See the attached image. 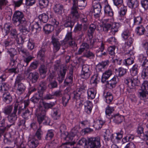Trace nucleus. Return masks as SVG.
I'll use <instances>...</instances> for the list:
<instances>
[{
  "label": "nucleus",
  "instance_id": "72a5a7b5",
  "mask_svg": "<svg viewBox=\"0 0 148 148\" xmlns=\"http://www.w3.org/2000/svg\"><path fill=\"white\" fill-rule=\"evenodd\" d=\"M44 31L46 34H49L54 29V27L51 25L47 24L43 27Z\"/></svg>",
  "mask_w": 148,
  "mask_h": 148
},
{
  "label": "nucleus",
  "instance_id": "f03ea898",
  "mask_svg": "<svg viewBox=\"0 0 148 148\" xmlns=\"http://www.w3.org/2000/svg\"><path fill=\"white\" fill-rule=\"evenodd\" d=\"M138 70V65L135 64L133 65L130 70L132 77L125 80V83L131 89H135L140 84V82L137 76Z\"/></svg>",
  "mask_w": 148,
  "mask_h": 148
},
{
  "label": "nucleus",
  "instance_id": "c9c22d12",
  "mask_svg": "<svg viewBox=\"0 0 148 148\" xmlns=\"http://www.w3.org/2000/svg\"><path fill=\"white\" fill-rule=\"evenodd\" d=\"M89 45L86 43H83L81 45L80 48L79 50L78 53V54H81L84 51H87L89 48Z\"/></svg>",
  "mask_w": 148,
  "mask_h": 148
},
{
  "label": "nucleus",
  "instance_id": "b1692460",
  "mask_svg": "<svg viewBox=\"0 0 148 148\" xmlns=\"http://www.w3.org/2000/svg\"><path fill=\"white\" fill-rule=\"evenodd\" d=\"M138 60L141 63H142V66L144 68H148V60L145 56L143 54L140 55L138 57Z\"/></svg>",
  "mask_w": 148,
  "mask_h": 148
},
{
  "label": "nucleus",
  "instance_id": "412c9836",
  "mask_svg": "<svg viewBox=\"0 0 148 148\" xmlns=\"http://www.w3.org/2000/svg\"><path fill=\"white\" fill-rule=\"evenodd\" d=\"M2 99L4 102L8 104L10 103L12 101V96L8 92H6L3 94Z\"/></svg>",
  "mask_w": 148,
  "mask_h": 148
},
{
  "label": "nucleus",
  "instance_id": "9b49d317",
  "mask_svg": "<svg viewBox=\"0 0 148 148\" xmlns=\"http://www.w3.org/2000/svg\"><path fill=\"white\" fill-rule=\"evenodd\" d=\"M118 77L116 76H115L109 81H106V85L107 87L110 89L115 88L117 83V80Z\"/></svg>",
  "mask_w": 148,
  "mask_h": 148
},
{
  "label": "nucleus",
  "instance_id": "aec40b11",
  "mask_svg": "<svg viewBox=\"0 0 148 148\" xmlns=\"http://www.w3.org/2000/svg\"><path fill=\"white\" fill-rule=\"evenodd\" d=\"M70 21H66L64 24V26L66 27H70L71 30L74 26L75 23L76 21L78 18L75 19L74 18L72 17L71 15V12L70 14Z\"/></svg>",
  "mask_w": 148,
  "mask_h": 148
},
{
  "label": "nucleus",
  "instance_id": "a19ab883",
  "mask_svg": "<svg viewBox=\"0 0 148 148\" xmlns=\"http://www.w3.org/2000/svg\"><path fill=\"white\" fill-rule=\"evenodd\" d=\"M16 46L19 53L22 54L26 56H28L29 55L28 52L23 47V45H16Z\"/></svg>",
  "mask_w": 148,
  "mask_h": 148
},
{
  "label": "nucleus",
  "instance_id": "e433bc0d",
  "mask_svg": "<svg viewBox=\"0 0 148 148\" xmlns=\"http://www.w3.org/2000/svg\"><path fill=\"white\" fill-rule=\"evenodd\" d=\"M143 18L140 16H134V25H138L141 24L143 21Z\"/></svg>",
  "mask_w": 148,
  "mask_h": 148
},
{
  "label": "nucleus",
  "instance_id": "79ce46f5",
  "mask_svg": "<svg viewBox=\"0 0 148 148\" xmlns=\"http://www.w3.org/2000/svg\"><path fill=\"white\" fill-rule=\"evenodd\" d=\"M11 26L7 24H5L4 25V27L2 28V32L4 36L7 35L9 33L10 29L11 28Z\"/></svg>",
  "mask_w": 148,
  "mask_h": 148
},
{
  "label": "nucleus",
  "instance_id": "5fc2aeb1",
  "mask_svg": "<svg viewBox=\"0 0 148 148\" xmlns=\"http://www.w3.org/2000/svg\"><path fill=\"white\" fill-rule=\"evenodd\" d=\"M7 52L10 56V58H14L16 54V51L15 49L13 48H11L8 50Z\"/></svg>",
  "mask_w": 148,
  "mask_h": 148
},
{
  "label": "nucleus",
  "instance_id": "f3484780",
  "mask_svg": "<svg viewBox=\"0 0 148 148\" xmlns=\"http://www.w3.org/2000/svg\"><path fill=\"white\" fill-rule=\"evenodd\" d=\"M42 92L38 91L30 99V100L33 103H38L42 97Z\"/></svg>",
  "mask_w": 148,
  "mask_h": 148
},
{
  "label": "nucleus",
  "instance_id": "423d86ee",
  "mask_svg": "<svg viewBox=\"0 0 148 148\" xmlns=\"http://www.w3.org/2000/svg\"><path fill=\"white\" fill-rule=\"evenodd\" d=\"M100 140L99 137L89 138L88 148H100L101 146Z\"/></svg>",
  "mask_w": 148,
  "mask_h": 148
},
{
  "label": "nucleus",
  "instance_id": "5701e85b",
  "mask_svg": "<svg viewBox=\"0 0 148 148\" xmlns=\"http://www.w3.org/2000/svg\"><path fill=\"white\" fill-rule=\"evenodd\" d=\"M16 92L19 95H21L24 93L26 89V87L22 83L17 84Z\"/></svg>",
  "mask_w": 148,
  "mask_h": 148
},
{
  "label": "nucleus",
  "instance_id": "cd10ccee",
  "mask_svg": "<svg viewBox=\"0 0 148 148\" xmlns=\"http://www.w3.org/2000/svg\"><path fill=\"white\" fill-rule=\"evenodd\" d=\"M61 133V137L62 139L69 141L73 140V137L71 136L70 133L69 134L66 132H62Z\"/></svg>",
  "mask_w": 148,
  "mask_h": 148
},
{
  "label": "nucleus",
  "instance_id": "6ab92c4d",
  "mask_svg": "<svg viewBox=\"0 0 148 148\" xmlns=\"http://www.w3.org/2000/svg\"><path fill=\"white\" fill-rule=\"evenodd\" d=\"M51 39V42L53 45V49L54 50L57 51L59 50L61 45L60 42L59 41V39L55 38L53 36L52 37Z\"/></svg>",
  "mask_w": 148,
  "mask_h": 148
},
{
  "label": "nucleus",
  "instance_id": "7ed1b4c3",
  "mask_svg": "<svg viewBox=\"0 0 148 148\" xmlns=\"http://www.w3.org/2000/svg\"><path fill=\"white\" fill-rule=\"evenodd\" d=\"M87 3L85 0H79L76 3V5L72 6L71 9V15L72 17L75 19L80 18V21L82 23H87L88 19L86 16L84 14L79 15L78 12V7H85Z\"/></svg>",
  "mask_w": 148,
  "mask_h": 148
},
{
  "label": "nucleus",
  "instance_id": "2f4dec72",
  "mask_svg": "<svg viewBox=\"0 0 148 148\" xmlns=\"http://www.w3.org/2000/svg\"><path fill=\"white\" fill-rule=\"evenodd\" d=\"M136 32L138 35L141 36L145 34L146 30L143 25H140L136 27Z\"/></svg>",
  "mask_w": 148,
  "mask_h": 148
},
{
  "label": "nucleus",
  "instance_id": "f8f14e48",
  "mask_svg": "<svg viewBox=\"0 0 148 148\" xmlns=\"http://www.w3.org/2000/svg\"><path fill=\"white\" fill-rule=\"evenodd\" d=\"M125 42L124 46H123V49L125 51H128L130 53L132 51L130 49L132 44L134 41V39L131 37L128 38Z\"/></svg>",
  "mask_w": 148,
  "mask_h": 148
},
{
  "label": "nucleus",
  "instance_id": "13d9d810",
  "mask_svg": "<svg viewBox=\"0 0 148 148\" xmlns=\"http://www.w3.org/2000/svg\"><path fill=\"white\" fill-rule=\"evenodd\" d=\"M8 84L6 83H2L0 84V90L1 91H7L9 89Z\"/></svg>",
  "mask_w": 148,
  "mask_h": 148
},
{
  "label": "nucleus",
  "instance_id": "a18cd8bd",
  "mask_svg": "<svg viewBox=\"0 0 148 148\" xmlns=\"http://www.w3.org/2000/svg\"><path fill=\"white\" fill-rule=\"evenodd\" d=\"M38 18L40 22L46 23L48 20V16L46 14L43 13L38 16Z\"/></svg>",
  "mask_w": 148,
  "mask_h": 148
},
{
  "label": "nucleus",
  "instance_id": "680f3d73",
  "mask_svg": "<svg viewBox=\"0 0 148 148\" xmlns=\"http://www.w3.org/2000/svg\"><path fill=\"white\" fill-rule=\"evenodd\" d=\"M119 73V76L120 77L123 76L125 75L127 71V70L122 67H120L117 70Z\"/></svg>",
  "mask_w": 148,
  "mask_h": 148
},
{
  "label": "nucleus",
  "instance_id": "c85d7f7f",
  "mask_svg": "<svg viewBox=\"0 0 148 148\" xmlns=\"http://www.w3.org/2000/svg\"><path fill=\"white\" fill-rule=\"evenodd\" d=\"M97 93L96 90L95 88H90L87 90V94L89 99H93Z\"/></svg>",
  "mask_w": 148,
  "mask_h": 148
},
{
  "label": "nucleus",
  "instance_id": "ea45409f",
  "mask_svg": "<svg viewBox=\"0 0 148 148\" xmlns=\"http://www.w3.org/2000/svg\"><path fill=\"white\" fill-rule=\"evenodd\" d=\"M13 108L12 105H8L4 108L3 109V112L5 115H8L11 113Z\"/></svg>",
  "mask_w": 148,
  "mask_h": 148
},
{
  "label": "nucleus",
  "instance_id": "774afa93",
  "mask_svg": "<svg viewBox=\"0 0 148 148\" xmlns=\"http://www.w3.org/2000/svg\"><path fill=\"white\" fill-rule=\"evenodd\" d=\"M141 4L142 7L145 10L148 9V0H142Z\"/></svg>",
  "mask_w": 148,
  "mask_h": 148
},
{
  "label": "nucleus",
  "instance_id": "1a4fd4ad",
  "mask_svg": "<svg viewBox=\"0 0 148 148\" xmlns=\"http://www.w3.org/2000/svg\"><path fill=\"white\" fill-rule=\"evenodd\" d=\"M147 90H148V82L145 81L141 87L140 91L139 92L141 99H144L146 97L148 94L147 91Z\"/></svg>",
  "mask_w": 148,
  "mask_h": 148
},
{
  "label": "nucleus",
  "instance_id": "c756f323",
  "mask_svg": "<svg viewBox=\"0 0 148 148\" xmlns=\"http://www.w3.org/2000/svg\"><path fill=\"white\" fill-rule=\"evenodd\" d=\"M38 65V62L36 61L32 62L29 68L25 71V73L27 74L29 73L33 70L37 68Z\"/></svg>",
  "mask_w": 148,
  "mask_h": 148
},
{
  "label": "nucleus",
  "instance_id": "69168bd1",
  "mask_svg": "<svg viewBox=\"0 0 148 148\" xmlns=\"http://www.w3.org/2000/svg\"><path fill=\"white\" fill-rule=\"evenodd\" d=\"M87 144V140L85 138H82L79 140L77 143V145L84 147Z\"/></svg>",
  "mask_w": 148,
  "mask_h": 148
},
{
  "label": "nucleus",
  "instance_id": "8fccbe9b",
  "mask_svg": "<svg viewBox=\"0 0 148 148\" xmlns=\"http://www.w3.org/2000/svg\"><path fill=\"white\" fill-rule=\"evenodd\" d=\"M42 132L41 129V127L40 126V127L38 129L35 135L34 136H31L32 137H34L36 139V138L38 139L37 140H39L41 139L42 135Z\"/></svg>",
  "mask_w": 148,
  "mask_h": 148
},
{
  "label": "nucleus",
  "instance_id": "a878e982",
  "mask_svg": "<svg viewBox=\"0 0 148 148\" xmlns=\"http://www.w3.org/2000/svg\"><path fill=\"white\" fill-rule=\"evenodd\" d=\"M127 5L131 8L135 9L139 5L138 0H128Z\"/></svg>",
  "mask_w": 148,
  "mask_h": 148
},
{
  "label": "nucleus",
  "instance_id": "bb28decb",
  "mask_svg": "<svg viewBox=\"0 0 148 148\" xmlns=\"http://www.w3.org/2000/svg\"><path fill=\"white\" fill-rule=\"evenodd\" d=\"M124 117L119 114H117L114 115V116H111L110 119H112L116 123L119 124L122 122Z\"/></svg>",
  "mask_w": 148,
  "mask_h": 148
},
{
  "label": "nucleus",
  "instance_id": "864d4df0",
  "mask_svg": "<svg viewBox=\"0 0 148 148\" xmlns=\"http://www.w3.org/2000/svg\"><path fill=\"white\" fill-rule=\"evenodd\" d=\"M33 57L31 56H29L24 58L23 60V63L22 65L23 66H26L28 65L29 62L32 60Z\"/></svg>",
  "mask_w": 148,
  "mask_h": 148
},
{
  "label": "nucleus",
  "instance_id": "39448f33",
  "mask_svg": "<svg viewBox=\"0 0 148 148\" xmlns=\"http://www.w3.org/2000/svg\"><path fill=\"white\" fill-rule=\"evenodd\" d=\"M54 69L55 70L59 69L58 72V77L57 80L60 83H62L64 80L66 74V69L64 67H61L59 64H56L54 65Z\"/></svg>",
  "mask_w": 148,
  "mask_h": 148
},
{
  "label": "nucleus",
  "instance_id": "338daca9",
  "mask_svg": "<svg viewBox=\"0 0 148 148\" xmlns=\"http://www.w3.org/2000/svg\"><path fill=\"white\" fill-rule=\"evenodd\" d=\"M82 24L77 23L75 27L74 31L75 32L78 33L82 31Z\"/></svg>",
  "mask_w": 148,
  "mask_h": 148
},
{
  "label": "nucleus",
  "instance_id": "473e14b6",
  "mask_svg": "<svg viewBox=\"0 0 148 148\" xmlns=\"http://www.w3.org/2000/svg\"><path fill=\"white\" fill-rule=\"evenodd\" d=\"M101 29L105 32H107L111 29L112 23H103L102 25L101 26Z\"/></svg>",
  "mask_w": 148,
  "mask_h": 148
},
{
  "label": "nucleus",
  "instance_id": "0e129e2a",
  "mask_svg": "<svg viewBox=\"0 0 148 148\" xmlns=\"http://www.w3.org/2000/svg\"><path fill=\"white\" fill-rule=\"evenodd\" d=\"M104 123L103 121L101 120H97V121L95 125L96 129L98 130L101 129Z\"/></svg>",
  "mask_w": 148,
  "mask_h": 148
},
{
  "label": "nucleus",
  "instance_id": "9d476101",
  "mask_svg": "<svg viewBox=\"0 0 148 148\" xmlns=\"http://www.w3.org/2000/svg\"><path fill=\"white\" fill-rule=\"evenodd\" d=\"M92 7L93 8L94 16L96 18L99 17L101 8V6L100 3L99 2H93Z\"/></svg>",
  "mask_w": 148,
  "mask_h": 148
},
{
  "label": "nucleus",
  "instance_id": "6e6552de",
  "mask_svg": "<svg viewBox=\"0 0 148 148\" xmlns=\"http://www.w3.org/2000/svg\"><path fill=\"white\" fill-rule=\"evenodd\" d=\"M91 74V72L90 70L89 66L87 64L82 65L81 74V77L85 79H87L90 77Z\"/></svg>",
  "mask_w": 148,
  "mask_h": 148
},
{
  "label": "nucleus",
  "instance_id": "4be33fe9",
  "mask_svg": "<svg viewBox=\"0 0 148 148\" xmlns=\"http://www.w3.org/2000/svg\"><path fill=\"white\" fill-rule=\"evenodd\" d=\"M84 111L87 114H90L91 112L93 107L92 103L90 101H87L84 103Z\"/></svg>",
  "mask_w": 148,
  "mask_h": 148
},
{
  "label": "nucleus",
  "instance_id": "dca6fc26",
  "mask_svg": "<svg viewBox=\"0 0 148 148\" xmlns=\"http://www.w3.org/2000/svg\"><path fill=\"white\" fill-rule=\"evenodd\" d=\"M126 53L128 55V56L130 55V57L125 60L123 64L126 66L131 65L134 62V60L133 58L134 54L133 52L132 51L130 53V52L127 51Z\"/></svg>",
  "mask_w": 148,
  "mask_h": 148
},
{
  "label": "nucleus",
  "instance_id": "c03bdc74",
  "mask_svg": "<svg viewBox=\"0 0 148 148\" xmlns=\"http://www.w3.org/2000/svg\"><path fill=\"white\" fill-rule=\"evenodd\" d=\"M53 113L52 116L53 118L55 120H57L60 117L59 109L58 108H53Z\"/></svg>",
  "mask_w": 148,
  "mask_h": 148
},
{
  "label": "nucleus",
  "instance_id": "20e7f679",
  "mask_svg": "<svg viewBox=\"0 0 148 148\" xmlns=\"http://www.w3.org/2000/svg\"><path fill=\"white\" fill-rule=\"evenodd\" d=\"M55 104L54 102H50L49 103L42 102V105L44 109L42 108L40 109L41 112L39 113H38L37 116V120L40 125L41 124L43 121H45V123H49L50 119L48 117L46 116V112L47 110L51 108Z\"/></svg>",
  "mask_w": 148,
  "mask_h": 148
},
{
  "label": "nucleus",
  "instance_id": "09e8293b",
  "mask_svg": "<svg viewBox=\"0 0 148 148\" xmlns=\"http://www.w3.org/2000/svg\"><path fill=\"white\" fill-rule=\"evenodd\" d=\"M96 28V25L95 24H92L90 25L88 31V34L89 37H92Z\"/></svg>",
  "mask_w": 148,
  "mask_h": 148
},
{
  "label": "nucleus",
  "instance_id": "2eb2a0df",
  "mask_svg": "<svg viewBox=\"0 0 148 148\" xmlns=\"http://www.w3.org/2000/svg\"><path fill=\"white\" fill-rule=\"evenodd\" d=\"M39 77L38 73L36 72H34L29 73L28 78L32 83H35L37 81Z\"/></svg>",
  "mask_w": 148,
  "mask_h": 148
},
{
  "label": "nucleus",
  "instance_id": "a211bd4d",
  "mask_svg": "<svg viewBox=\"0 0 148 148\" xmlns=\"http://www.w3.org/2000/svg\"><path fill=\"white\" fill-rule=\"evenodd\" d=\"M6 121L5 118H2L0 116V130L5 131L10 127Z\"/></svg>",
  "mask_w": 148,
  "mask_h": 148
},
{
  "label": "nucleus",
  "instance_id": "603ef678",
  "mask_svg": "<svg viewBox=\"0 0 148 148\" xmlns=\"http://www.w3.org/2000/svg\"><path fill=\"white\" fill-rule=\"evenodd\" d=\"M70 99V96L69 94H66L64 95L62 97V102L64 106H66Z\"/></svg>",
  "mask_w": 148,
  "mask_h": 148
},
{
  "label": "nucleus",
  "instance_id": "de8ad7c7",
  "mask_svg": "<svg viewBox=\"0 0 148 148\" xmlns=\"http://www.w3.org/2000/svg\"><path fill=\"white\" fill-rule=\"evenodd\" d=\"M80 129V127L79 125H77L74 127L71 130V132L70 133L71 136L73 137L75 136L79 132V130Z\"/></svg>",
  "mask_w": 148,
  "mask_h": 148
},
{
  "label": "nucleus",
  "instance_id": "f704fd0d",
  "mask_svg": "<svg viewBox=\"0 0 148 148\" xmlns=\"http://www.w3.org/2000/svg\"><path fill=\"white\" fill-rule=\"evenodd\" d=\"M114 110V108L110 106L109 105L106 108V117L109 119H110L111 117V114Z\"/></svg>",
  "mask_w": 148,
  "mask_h": 148
},
{
  "label": "nucleus",
  "instance_id": "4c0bfd02",
  "mask_svg": "<svg viewBox=\"0 0 148 148\" xmlns=\"http://www.w3.org/2000/svg\"><path fill=\"white\" fill-rule=\"evenodd\" d=\"M63 9V6L60 4H56L53 8V9L56 13L58 14H61L62 10Z\"/></svg>",
  "mask_w": 148,
  "mask_h": 148
},
{
  "label": "nucleus",
  "instance_id": "4468645a",
  "mask_svg": "<svg viewBox=\"0 0 148 148\" xmlns=\"http://www.w3.org/2000/svg\"><path fill=\"white\" fill-rule=\"evenodd\" d=\"M112 74V70L111 69L106 70L102 75L101 82L103 83H105L108 79Z\"/></svg>",
  "mask_w": 148,
  "mask_h": 148
},
{
  "label": "nucleus",
  "instance_id": "6e6d98bb",
  "mask_svg": "<svg viewBox=\"0 0 148 148\" xmlns=\"http://www.w3.org/2000/svg\"><path fill=\"white\" fill-rule=\"evenodd\" d=\"M53 130H49L45 137V139L47 140H50L53 137Z\"/></svg>",
  "mask_w": 148,
  "mask_h": 148
},
{
  "label": "nucleus",
  "instance_id": "bf43d9fd",
  "mask_svg": "<svg viewBox=\"0 0 148 148\" xmlns=\"http://www.w3.org/2000/svg\"><path fill=\"white\" fill-rule=\"evenodd\" d=\"M123 132L121 130L119 132L115 133V142H118L123 137Z\"/></svg>",
  "mask_w": 148,
  "mask_h": 148
},
{
  "label": "nucleus",
  "instance_id": "4d7b16f0",
  "mask_svg": "<svg viewBox=\"0 0 148 148\" xmlns=\"http://www.w3.org/2000/svg\"><path fill=\"white\" fill-rule=\"evenodd\" d=\"M40 74L46 73L47 71V68L44 65H42L38 68Z\"/></svg>",
  "mask_w": 148,
  "mask_h": 148
},
{
  "label": "nucleus",
  "instance_id": "0eeeda50",
  "mask_svg": "<svg viewBox=\"0 0 148 148\" xmlns=\"http://www.w3.org/2000/svg\"><path fill=\"white\" fill-rule=\"evenodd\" d=\"M18 104H15L13 112L9 115L7 116L8 121L11 123V124H8V125H10V127L14 125L15 121L17 119V116L16 113L18 109Z\"/></svg>",
  "mask_w": 148,
  "mask_h": 148
},
{
  "label": "nucleus",
  "instance_id": "052dcab7",
  "mask_svg": "<svg viewBox=\"0 0 148 148\" xmlns=\"http://www.w3.org/2000/svg\"><path fill=\"white\" fill-rule=\"evenodd\" d=\"M141 76L142 77L146 79L148 78V68H143Z\"/></svg>",
  "mask_w": 148,
  "mask_h": 148
},
{
  "label": "nucleus",
  "instance_id": "3c124183",
  "mask_svg": "<svg viewBox=\"0 0 148 148\" xmlns=\"http://www.w3.org/2000/svg\"><path fill=\"white\" fill-rule=\"evenodd\" d=\"M47 88V83L45 81H41L39 84V89L42 92L45 91Z\"/></svg>",
  "mask_w": 148,
  "mask_h": 148
},
{
  "label": "nucleus",
  "instance_id": "37998d69",
  "mask_svg": "<svg viewBox=\"0 0 148 148\" xmlns=\"http://www.w3.org/2000/svg\"><path fill=\"white\" fill-rule=\"evenodd\" d=\"M98 44L100 45V47L99 48V50L96 51L97 56L98 57H101L102 56V52L104 49V44L103 42H98Z\"/></svg>",
  "mask_w": 148,
  "mask_h": 148
},
{
  "label": "nucleus",
  "instance_id": "e2e57ef3",
  "mask_svg": "<svg viewBox=\"0 0 148 148\" xmlns=\"http://www.w3.org/2000/svg\"><path fill=\"white\" fill-rule=\"evenodd\" d=\"M98 77L97 75H94L91 77L90 80V83L91 84H93L94 86H95L97 82Z\"/></svg>",
  "mask_w": 148,
  "mask_h": 148
},
{
  "label": "nucleus",
  "instance_id": "f257e3e1",
  "mask_svg": "<svg viewBox=\"0 0 148 148\" xmlns=\"http://www.w3.org/2000/svg\"><path fill=\"white\" fill-rule=\"evenodd\" d=\"M12 21L14 25L22 32H29L28 23L24 16L23 13L20 11H16L13 14Z\"/></svg>",
  "mask_w": 148,
  "mask_h": 148
},
{
  "label": "nucleus",
  "instance_id": "49530a36",
  "mask_svg": "<svg viewBox=\"0 0 148 148\" xmlns=\"http://www.w3.org/2000/svg\"><path fill=\"white\" fill-rule=\"evenodd\" d=\"M106 102L108 103H110L113 100V96L110 92H107L105 96Z\"/></svg>",
  "mask_w": 148,
  "mask_h": 148
},
{
  "label": "nucleus",
  "instance_id": "ddd939ff",
  "mask_svg": "<svg viewBox=\"0 0 148 148\" xmlns=\"http://www.w3.org/2000/svg\"><path fill=\"white\" fill-rule=\"evenodd\" d=\"M39 142L38 140L36 139L34 137L30 136L28 139V145L30 148H35L38 145Z\"/></svg>",
  "mask_w": 148,
  "mask_h": 148
},
{
  "label": "nucleus",
  "instance_id": "58836bf2",
  "mask_svg": "<svg viewBox=\"0 0 148 148\" xmlns=\"http://www.w3.org/2000/svg\"><path fill=\"white\" fill-rule=\"evenodd\" d=\"M104 11L106 15L110 16H112L113 15V12L109 5H108L105 6Z\"/></svg>",
  "mask_w": 148,
  "mask_h": 148
},
{
  "label": "nucleus",
  "instance_id": "7c9ffc66",
  "mask_svg": "<svg viewBox=\"0 0 148 148\" xmlns=\"http://www.w3.org/2000/svg\"><path fill=\"white\" fill-rule=\"evenodd\" d=\"M121 25L119 23H112V27L111 32L113 34L118 31V29L121 26Z\"/></svg>",
  "mask_w": 148,
  "mask_h": 148
},
{
  "label": "nucleus",
  "instance_id": "393cba45",
  "mask_svg": "<svg viewBox=\"0 0 148 148\" xmlns=\"http://www.w3.org/2000/svg\"><path fill=\"white\" fill-rule=\"evenodd\" d=\"M109 63V61L107 60L106 61L101 62L98 64L96 66V69L99 71H102L103 69L107 66Z\"/></svg>",
  "mask_w": 148,
  "mask_h": 148
}]
</instances>
